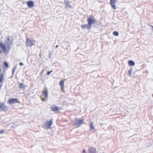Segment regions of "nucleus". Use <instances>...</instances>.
<instances>
[{"mask_svg":"<svg viewBox=\"0 0 153 153\" xmlns=\"http://www.w3.org/2000/svg\"><path fill=\"white\" fill-rule=\"evenodd\" d=\"M35 43V41L33 39H27L26 40V45L28 47H31Z\"/></svg>","mask_w":153,"mask_h":153,"instance_id":"nucleus-4","label":"nucleus"},{"mask_svg":"<svg viewBox=\"0 0 153 153\" xmlns=\"http://www.w3.org/2000/svg\"><path fill=\"white\" fill-rule=\"evenodd\" d=\"M11 45L12 43L8 37L7 38L5 39V45L2 43L0 42V48L5 54L8 53Z\"/></svg>","mask_w":153,"mask_h":153,"instance_id":"nucleus-1","label":"nucleus"},{"mask_svg":"<svg viewBox=\"0 0 153 153\" xmlns=\"http://www.w3.org/2000/svg\"><path fill=\"white\" fill-rule=\"evenodd\" d=\"M152 96H153V95H152Z\"/></svg>","mask_w":153,"mask_h":153,"instance_id":"nucleus-33","label":"nucleus"},{"mask_svg":"<svg viewBox=\"0 0 153 153\" xmlns=\"http://www.w3.org/2000/svg\"><path fill=\"white\" fill-rule=\"evenodd\" d=\"M8 103L10 104H13L16 103H19L18 99L16 98H12L10 99L8 101Z\"/></svg>","mask_w":153,"mask_h":153,"instance_id":"nucleus-6","label":"nucleus"},{"mask_svg":"<svg viewBox=\"0 0 153 153\" xmlns=\"http://www.w3.org/2000/svg\"><path fill=\"white\" fill-rule=\"evenodd\" d=\"M111 5V6L112 7V8L114 9H116V5H115V4H112V5Z\"/></svg>","mask_w":153,"mask_h":153,"instance_id":"nucleus-23","label":"nucleus"},{"mask_svg":"<svg viewBox=\"0 0 153 153\" xmlns=\"http://www.w3.org/2000/svg\"><path fill=\"white\" fill-rule=\"evenodd\" d=\"M128 64L129 66H134L135 65V63L134 61L130 60L128 61Z\"/></svg>","mask_w":153,"mask_h":153,"instance_id":"nucleus-14","label":"nucleus"},{"mask_svg":"<svg viewBox=\"0 0 153 153\" xmlns=\"http://www.w3.org/2000/svg\"><path fill=\"white\" fill-rule=\"evenodd\" d=\"M58 46L57 45L56 46V48H58Z\"/></svg>","mask_w":153,"mask_h":153,"instance_id":"nucleus-31","label":"nucleus"},{"mask_svg":"<svg viewBox=\"0 0 153 153\" xmlns=\"http://www.w3.org/2000/svg\"><path fill=\"white\" fill-rule=\"evenodd\" d=\"M64 81L63 80L60 81L59 82V85L61 87L62 91H64Z\"/></svg>","mask_w":153,"mask_h":153,"instance_id":"nucleus-12","label":"nucleus"},{"mask_svg":"<svg viewBox=\"0 0 153 153\" xmlns=\"http://www.w3.org/2000/svg\"><path fill=\"white\" fill-rule=\"evenodd\" d=\"M52 123L53 121L52 119H51L49 121H47L45 123L44 128L47 129L50 128Z\"/></svg>","mask_w":153,"mask_h":153,"instance_id":"nucleus-5","label":"nucleus"},{"mask_svg":"<svg viewBox=\"0 0 153 153\" xmlns=\"http://www.w3.org/2000/svg\"><path fill=\"white\" fill-rule=\"evenodd\" d=\"M16 69V67H14L12 70V74H13Z\"/></svg>","mask_w":153,"mask_h":153,"instance_id":"nucleus-24","label":"nucleus"},{"mask_svg":"<svg viewBox=\"0 0 153 153\" xmlns=\"http://www.w3.org/2000/svg\"><path fill=\"white\" fill-rule=\"evenodd\" d=\"M52 72V71H48L47 73V74L48 75H49Z\"/></svg>","mask_w":153,"mask_h":153,"instance_id":"nucleus-26","label":"nucleus"},{"mask_svg":"<svg viewBox=\"0 0 153 153\" xmlns=\"http://www.w3.org/2000/svg\"><path fill=\"white\" fill-rule=\"evenodd\" d=\"M43 95L45 97V98H47L48 95V91L47 89L43 92Z\"/></svg>","mask_w":153,"mask_h":153,"instance_id":"nucleus-15","label":"nucleus"},{"mask_svg":"<svg viewBox=\"0 0 153 153\" xmlns=\"http://www.w3.org/2000/svg\"><path fill=\"white\" fill-rule=\"evenodd\" d=\"M152 31H153V26H152Z\"/></svg>","mask_w":153,"mask_h":153,"instance_id":"nucleus-30","label":"nucleus"},{"mask_svg":"<svg viewBox=\"0 0 153 153\" xmlns=\"http://www.w3.org/2000/svg\"><path fill=\"white\" fill-rule=\"evenodd\" d=\"M7 109V107L4 105V103L3 102H0V110L6 111Z\"/></svg>","mask_w":153,"mask_h":153,"instance_id":"nucleus-7","label":"nucleus"},{"mask_svg":"<svg viewBox=\"0 0 153 153\" xmlns=\"http://www.w3.org/2000/svg\"><path fill=\"white\" fill-rule=\"evenodd\" d=\"M91 26L88 23L87 25H82L81 26V27L82 29H83L85 28H86L89 30L91 28Z\"/></svg>","mask_w":153,"mask_h":153,"instance_id":"nucleus-13","label":"nucleus"},{"mask_svg":"<svg viewBox=\"0 0 153 153\" xmlns=\"http://www.w3.org/2000/svg\"><path fill=\"white\" fill-rule=\"evenodd\" d=\"M4 132V130H0V134H3Z\"/></svg>","mask_w":153,"mask_h":153,"instance_id":"nucleus-25","label":"nucleus"},{"mask_svg":"<svg viewBox=\"0 0 153 153\" xmlns=\"http://www.w3.org/2000/svg\"><path fill=\"white\" fill-rule=\"evenodd\" d=\"M89 153H97L96 149L93 147H91L88 149Z\"/></svg>","mask_w":153,"mask_h":153,"instance_id":"nucleus-10","label":"nucleus"},{"mask_svg":"<svg viewBox=\"0 0 153 153\" xmlns=\"http://www.w3.org/2000/svg\"><path fill=\"white\" fill-rule=\"evenodd\" d=\"M89 126L91 129H94V127L93 125V122H91L89 125Z\"/></svg>","mask_w":153,"mask_h":153,"instance_id":"nucleus-18","label":"nucleus"},{"mask_svg":"<svg viewBox=\"0 0 153 153\" xmlns=\"http://www.w3.org/2000/svg\"><path fill=\"white\" fill-rule=\"evenodd\" d=\"M51 110L53 111H56L60 110V108L54 105H52L51 107Z\"/></svg>","mask_w":153,"mask_h":153,"instance_id":"nucleus-8","label":"nucleus"},{"mask_svg":"<svg viewBox=\"0 0 153 153\" xmlns=\"http://www.w3.org/2000/svg\"><path fill=\"white\" fill-rule=\"evenodd\" d=\"M64 2L65 4V7L69 8L71 7V4L70 2L68 1L67 0H64Z\"/></svg>","mask_w":153,"mask_h":153,"instance_id":"nucleus-11","label":"nucleus"},{"mask_svg":"<svg viewBox=\"0 0 153 153\" xmlns=\"http://www.w3.org/2000/svg\"><path fill=\"white\" fill-rule=\"evenodd\" d=\"M3 80V75L2 74H0V82H2Z\"/></svg>","mask_w":153,"mask_h":153,"instance_id":"nucleus-20","label":"nucleus"},{"mask_svg":"<svg viewBox=\"0 0 153 153\" xmlns=\"http://www.w3.org/2000/svg\"><path fill=\"white\" fill-rule=\"evenodd\" d=\"M19 64L20 66H23L24 65L23 63L22 62H20Z\"/></svg>","mask_w":153,"mask_h":153,"instance_id":"nucleus-27","label":"nucleus"},{"mask_svg":"<svg viewBox=\"0 0 153 153\" xmlns=\"http://www.w3.org/2000/svg\"><path fill=\"white\" fill-rule=\"evenodd\" d=\"M133 71V68L132 67L128 71V75L129 76H131L132 74V72Z\"/></svg>","mask_w":153,"mask_h":153,"instance_id":"nucleus-16","label":"nucleus"},{"mask_svg":"<svg viewBox=\"0 0 153 153\" xmlns=\"http://www.w3.org/2000/svg\"><path fill=\"white\" fill-rule=\"evenodd\" d=\"M116 2V0H111L110 4L111 5L115 4Z\"/></svg>","mask_w":153,"mask_h":153,"instance_id":"nucleus-19","label":"nucleus"},{"mask_svg":"<svg viewBox=\"0 0 153 153\" xmlns=\"http://www.w3.org/2000/svg\"><path fill=\"white\" fill-rule=\"evenodd\" d=\"M4 65L6 68H8L9 66L8 64L6 62H4Z\"/></svg>","mask_w":153,"mask_h":153,"instance_id":"nucleus-22","label":"nucleus"},{"mask_svg":"<svg viewBox=\"0 0 153 153\" xmlns=\"http://www.w3.org/2000/svg\"><path fill=\"white\" fill-rule=\"evenodd\" d=\"M19 86L20 88H22L23 90H25V84H23V83H20Z\"/></svg>","mask_w":153,"mask_h":153,"instance_id":"nucleus-17","label":"nucleus"},{"mask_svg":"<svg viewBox=\"0 0 153 153\" xmlns=\"http://www.w3.org/2000/svg\"><path fill=\"white\" fill-rule=\"evenodd\" d=\"M113 34L116 36H118L119 35V33L117 31H114L113 33Z\"/></svg>","mask_w":153,"mask_h":153,"instance_id":"nucleus-21","label":"nucleus"},{"mask_svg":"<svg viewBox=\"0 0 153 153\" xmlns=\"http://www.w3.org/2000/svg\"><path fill=\"white\" fill-rule=\"evenodd\" d=\"M41 100H42V101H44L45 100V99L44 98H41Z\"/></svg>","mask_w":153,"mask_h":153,"instance_id":"nucleus-29","label":"nucleus"},{"mask_svg":"<svg viewBox=\"0 0 153 153\" xmlns=\"http://www.w3.org/2000/svg\"><path fill=\"white\" fill-rule=\"evenodd\" d=\"M88 23L91 26L92 25L95 23L96 21L94 17L92 16H90L87 19Z\"/></svg>","mask_w":153,"mask_h":153,"instance_id":"nucleus-2","label":"nucleus"},{"mask_svg":"<svg viewBox=\"0 0 153 153\" xmlns=\"http://www.w3.org/2000/svg\"><path fill=\"white\" fill-rule=\"evenodd\" d=\"M27 4L28 7L29 8H32L34 6L33 2L31 1H27Z\"/></svg>","mask_w":153,"mask_h":153,"instance_id":"nucleus-9","label":"nucleus"},{"mask_svg":"<svg viewBox=\"0 0 153 153\" xmlns=\"http://www.w3.org/2000/svg\"><path fill=\"white\" fill-rule=\"evenodd\" d=\"M84 123V120L82 119H78L76 120V122L74 123L75 128H78L82 124Z\"/></svg>","mask_w":153,"mask_h":153,"instance_id":"nucleus-3","label":"nucleus"},{"mask_svg":"<svg viewBox=\"0 0 153 153\" xmlns=\"http://www.w3.org/2000/svg\"><path fill=\"white\" fill-rule=\"evenodd\" d=\"M1 53V51L0 50V53Z\"/></svg>","mask_w":153,"mask_h":153,"instance_id":"nucleus-32","label":"nucleus"},{"mask_svg":"<svg viewBox=\"0 0 153 153\" xmlns=\"http://www.w3.org/2000/svg\"><path fill=\"white\" fill-rule=\"evenodd\" d=\"M82 153H86V152H85V149H83V150Z\"/></svg>","mask_w":153,"mask_h":153,"instance_id":"nucleus-28","label":"nucleus"}]
</instances>
